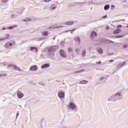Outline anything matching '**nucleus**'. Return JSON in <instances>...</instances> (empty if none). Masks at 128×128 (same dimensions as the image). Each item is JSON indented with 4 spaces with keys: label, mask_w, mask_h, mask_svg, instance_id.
<instances>
[{
    "label": "nucleus",
    "mask_w": 128,
    "mask_h": 128,
    "mask_svg": "<svg viewBox=\"0 0 128 128\" xmlns=\"http://www.w3.org/2000/svg\"><path fill=\"white\" fill-rule=\"evenodd\" d=\"M124 98V95L122 92H118L114 95L113 100H120Z\"/></svg>",
    "instance_id": "obj_1"
},
{
    "label": "nucleus",
    "mask_w": 128,
    "mask_h": 128,
    "mask_svg": "<svg viewBox=\"0 0 128 128\" xmlns=\"http://www.w3.org/2000/svg\"><path fill=\"white\" fill-rule=\"evenodd\" d=\"M60 54L62 58H66V52H64V50H60Z\"/></svg>",
    "instance_id": "obj_2"
},
{
    "label": "nucleus",
    "mask_w": 128,
    "mask_h": 128,
    "mask_svg": "<svg viewBox=\"0 0 128 128\" xmlns=\"http://www.w3.org/2000/svg\"><path fill=\"white\" fill-rule=\"evenodd\" d=\"M58 96L60 98H64V92H61L58 93Z\"/></svg>",
    "instance_id": "obj_3"
},
{
    "label": "nucleus",
    "mask_w": 128,
    "mask_h": 128,
    "mask_svg": "<svg viewBox=\"0 0 128 128\" xmlns=\"http://www.w3.org/2000/svg\"><path fill=\"white\" fill-rule=\"evenodd\" d=\"M38 70V66H32L30 68V70L34 71Z\"/></svg>",
    "instance_id": "obj_4"
},
{
    "label": "nucleus",
    "mask_w": 128,
    "mask_h": 128,
    "mask_svg": "<svg viewBox=\"0 0 128 128\" xmlns=\"http://www.w3.org/2000/svg\"><path fill=\"white\" fill-rule=\"evenodd\" d=\"M120 32H121L120 29L117 28L113 32V34H120Z\"/></svg>",
    "instance_id": "obj_5"
},
{
    "label": "nucleus",
    "mask_w": 128,
    "mask_h": 128,
    "mask_svg": "<svg viewBox=\"0 0 128 128\" xmlns=\"http://www.w3.org/2000/svg\"><path fill=\"white\" fill-rule=\"evenodd\" d=\"M18 96L19 98H22L24 96V94L20 92V91H18Z\"/></svg>",
    "instance_id": "obj_6"
},
{
    "label": "nucleus",
    "mask_w": 128,
    "mask_h": 128,
    "mask_svg": "<svg viewBox=\"0 0 128 128\" xmlns=\"http://www.w3.org/2000/svg\"><path fill=\"white\" fill-rule=\"evenodd\" d=\"M13 68H14L15 70H18V72H20V68L16 66V65H13Z\"/></svg>",
    "instance_id": "obj_7"
},
{
    "label": "nucleus",
    "mask_w": 128,
    "mask_h": 128,
    "mask_svg": "<svg viewBox=\"0 0 128 128\" xmlns=\"http://www.w3.org/2000/svg\"><path fill=\"white\" fill-rule=\"evenodd\" d=\"M70 108H71L72 110H74V108H76V104H74V103L71 102L70 104Z\"/></svg>",
    "instance_id": "obj_8"
},
{
    "label": "nucleus",
    "mask_w": 128,
    "mask_h": 128,
    "mask_svg": "<svg viewBox=\"0 0 128 128\" xmlns=\"http://www.w3.org/2000/svg\"><path fill=\"white\" fill-rule=\"evenodd\" d=\"M113 38H124V35H118L117 36H113Z\"/></svg>",
    "instance_id": "obj_9"
},
{
    "label": "nucleus",
    "mask_w": 128,
    "mask_h": 128,
    "mask_svg": "<svg viewBox=\"0 0 128 128\" xmlns=\"http://www.w3.org/2000/svg\"><path fill=\"white\" fill-rule=\"evenodd\" d=\"M30 49L32 52H38V48L36 47H31Z\"/></svg>",
    "instance_id": "obj_10"
},
{
    "label": "nucleus",
    "mask_w": 128,
    "mask_h": 128,
    "mask_svg": "<svg viewBox=\"0 0 128 128\" xmlns=\"http://www.w3.org/2000/svg\"><path fill=\"white\" fill-rule=\"evenodd\" d=\"M126 66V62H124L122 64H120L118 66V68H122V66Z\"/></svg>",
    "instance_id": "obj_11"
},
{
    "label": "nucleus",
    "mask_w": 128,
    "mask_h": 128,
    "mask_svg": "<svg viewBox=\"0 0 128 128\" xmlns=\"http://www.w3.org/2000/svg\"><path fill=\"white\" fill-rule=\"evenodd\" d=\"M98 34H96V32H92V34H91V38H94V36H97Z\"/></svg>",
    "instance_id": "obj_12"
},
{
    "label": "nucleus",
    "mask_w": 128,
    "mask_h": 128,
    "mask_svg": "<svg viewBox=\"0 0 128 128\" xmlns=\"http://www.w3.org/2000/svg\"><path fill=\"white\" fill-rule=\"evenodd\" d=\"M56 50V46H52L48 49V52H54Z\"/></svg>",
    "instance_id": "obj_13"
},
{
    "label": "nucleus",
    "mask_w": 128,
    "mask_h": 128,
    "mask_svg": "<svg viewBox=\"0 0 128 128\" xmlns=\"http://www.w3.org/2000/svg\"><path fill=\"white\" fill-rule=\"evenodd\" d=\"M56 4H53L50 6V10H56Z\"/></svg>",
    "instance_id": "obj_14"
},
{
    "label": "nucleus",
    "mask_w": 128,
    "mask_h": 128,
    "mask_svg": "<svg viewBox=\"0 0 128 128\" xmlns=\"http://www.w3.org/2000/svg\"><path fill=\"white\" fill-rule=\"evenodd\" d=\"M65 24L70 25V24H74V22L72 21H68L65 22Z\"/></svg>",
    "instance_id": "obj_15"
},
{
    "label": "nucleus",
    "mask_w": 128,
    "mask_h": 128,
    "mask_svg": "<svg viewBox=\"0 0 128 128\" xmlns=\"http://www.w3.org/2000/svg\"><path fill=\"white\" fill-rule=\"evenodd\" d=\"M42 36H48V31H44V32H43L42 33Z\"/></svg>",
    "instance_id": "obj_16"
},
{
    "label": "nucleus",
    "mask_w": 128,
    "mask_h": 128,
    "mask_svg": "<svg viewBox=\"0 0 128 128\" xmlns=\"http://www.w3.org/2000/svg\"><path fill=\"white\" fill-rule=\"evenodd\" d=\"M50 66V65L48 64H45L42 66V68H48Z\"/></svg>",
    "instance_id": "obj_17"
},
{
    "label": "nucleus",
    "mask_w": 128,
    "mask_h": 128,
    "mask_svg": "<svg viewBox=\"0 0 128 128\" xmlns=\"http://www.w3.org/2000/svg\"><path fill=\"white\" fill-rule=\"evenodd\" d=\"M8 46L10 47L12 46V43H10V44H6L5 45L6 48H8Z\"/></svg>",
    "instance_id": "obj_18"
},
{
    "label": "nucleus",
    "mask_w": 128,
    "mask_h": 128,
    "mask_svg": "<svg viewBox=\"0 0 128 128\" xmlns=\"http://www.w3.org/2000/svg\"><path fill=\"white\" fill-rule=\"evenodd\" d=\"M76 42H78L80 44V37H76L74 38Z\"/></svg>",
    "instance_id": "obj_19"
},
{
    "label": "nucleus",
    "mask_w": 128,
    "mask_h": 128,
    "mask_svg": "<svg viewBox=\"0 0 128 128\" xmlns=\"http://www.w3.org/2000/svg\"><path fill=\"white\" fill-rule=\"evenodd\" d=\"M88 82L87 80H82L80 82V84H88Z\"/></svg>",
    "instance_id": "obj_20"
},
{
    "label": "nucleus",
    "mask_w": 128,
    "mask_h": 128,
    "mask_svg": "<svg viewBox=\"0 0 128 128\" xmlns=\"http://www.w3.org/2000/svg\"><path fill=\"white\" fill-rule=\"evenodd\" d=\"M16 27V26H18L16 25V26H9L8 28V30H14V27Z\"/></svg>",
    "instance_id": "obj_21"
},
{
    "label": "nucleus",
    "mask_w": 128,
    "mask_h": 128,
    "mask_svg": "<svg viewBox=\"0 0 128 128\" xmlns=\"http://www.w3.org/2000/svg\"><path fill=\"white\" fill-rule=\"evenodd\" d=\"M108 8H110V5H106L104 6V10H108Z\"/></svg>",
    "instance_id": "obj_22"
},
{
    "label": "nucleus",
    "mask_w": 128,
    "mask_h": 128,
    "mask_svg": "<svg viewBox=\"0 0 128 128\" xmlns=\"http://www.w3.org/2000/svg\"><path fill=\"white\" fill-rule=\"evenodd\" d=\"M97 50L100 52V54H102V50L100 48H98L97 49Z\"/></svg>",
    "instance_id": "obj_23"
},
{
    "label": "nucleus",
    "mask_w": 128,
    "mask_h": 128,
    "mask_svg": "<svg viewBox=\"0 0 128 128\" xmlns=\"http://www.w3.org/2000/svg\"><path fill=\"white\" fill-rule=\"evenodd\" d=\"M62 28V26H58V27H55L54 26H50L49 27V28L50 29V28Z\"/></svg>",
    "instance_id": "obj_24"
},
{
    "label": "nucleus",
    "mask_w": 128,
    "mask_h": 128,
    "mask_svg": "<svg viewBox=\"0 0 128 128\" xmlns=\"http://www.w3.org/2000/svg\"><path fill=\"white\" fill-rule=\"evenodd\" d=\"M68 52H72V48H68Z\"/></svg>",
    "instance_id": "obj_25"
},
{
    "label": "nucleus",
    "mask_w": 128,
    "mask_h": 128,
    "mask_svg": "<svg viewBox=\"0 0 128 128\" xmlns=\"http://www.w3.org/2000/svg\"><path fill=\"white\" fill-rule=\"evenodd\" d=\"M52 0H44V2H52Z\"/></svg>",
    "instance_id": "obj_26"
},
{
    "label": "nucleus",
    "mask_w": 128,
    "mask_h": 128,
    "mask_svg": "<svg viewBox=\"0 0 128 128\" xmlns=\"http://www.w3.org/2000/svg\"><path fill=\"white\" fill-rule=\"evenodd\" d=\"M82 54L83 56H86V51H83L82 52Z\"/></svg>",
    "instance_id": "obj_27"
},
{
    "label": "nucleus",
    "mask_w": 128,
    "mask_h": 128,
    "mask_svg": "<svg viewBox=\"0 0 128 128\" xmlns=\"http://www.w3.org/2000/svg\"><path fill=\"white\" fill-rule=\"evenodd\" d=\"M128 48V45L124 44V45L123 46V48Z\"/></svg>",
    "instance_id": "obj_28"
},
{
    "label": "nucleus",
    "mask_w": 128,
    "mask_h": 128,
    "mask_svg": "<svg viewBox=\"0 0 128 128\" xmlns=\"http://www.w3.org/2000/svg\"><path fill=\"white\" fill-rule=\"evenodd\" d=\"M96 64H102V62L99 61L98 62H96Z\"/></svg>",
    "instance_id": "obj_29"
},
{
    "label": "nucleus",
    "mask_w": 128,
    "mask_h": 128,
    "mask_svg": "<svg viewBox=\"0 0 128 128\" xmlns=\"http://www.w3.org/2000/svg\"><path fill=\"white\" fill-rule=\"evenodd\" d=\"M2 2H8V0H2Z\"/></svg>",
    "instance_id": "obj_30"
},
{
    "label": "nucleus",
    "mask_w": 128,
    "mask_h": 128,
    "mask_svg": "<svg viewBox=\"0 0 128 128\" xmlns=\"http://www.w3.org/2000/svg\"><path fill=\"white\" fill-rule=\"evenodd\" d=\"M123 2H126V4H128V1H126V0H124Z\"/></svg>",
    "instance_id": "obj_31"
},
{
    "label": "nucleus",
    "mask_w": 128,
    "mask_h": 128,
    "mask_svg": "<svg viewBox=\"0 0 128 128\" xmlns=\"http://www.w3.org/2000/svg\"><path fill=\"white\" fill-rule=\"evenodd\" d=\"M117 28H122V25H118L117 26Z\"/></svg>",
    "instance_id": "obj_32"
},
{
    "label": "nucleus",
    "mask_w": 128,
    "mask_h": 128,
    "mask_svg": "<svg viewBox=\"0 0 128 128\" xmlns=\"http://www.w3.org/2000/svg\"><path fill=\"white\" fill-rule=\"evenodd\" d=\"M106 28V30H109L110 27L108 26H107Z\"/></svg>",
    "instance_id": "obj_33"
},
{
    "label": "nucleus",
    "mask_w": 128,
    "mask_h": 128,
    "mask_svg": "<svg viewBox=\"0 0 128 128\" xmlns=\"http://www.w3.org/2000/svg\"><path fill=\"white\" fill-rule=\"evenodd\" d=\"M18 116H20V114L18 112V113L16 114V118H18Z\"/></svg>",
    "instance_id": "obj_34"
},
{
    "label": "nucleus",
    "mask_w": 128,
    "mask_h": 128,
    "mask_svg": "<svg viewBox=\"0 0 128 128\" xmlns=\"http://www.w3.org/2000/svg\"><path fill=\"white\" fill-rule=\"evenodd\" d=\"M107 16H103V18H106Z\"/></svg>",
    "instance_id": "obj_35"
},
{
    "label": "nucleus",
    "mask_w": 128,
    "mask_h": 128,
    "mask_svg": "<svg viewBox=\"0 0 128 128\" xmlns=\"http://www.w3.org/2000/svg\"><path fill=\"white\" fill-rule=\"evenodd\" d=\"M6 28H2V30H6Z\"/></svg>",
    "instance_id": "obj_36"
},
{
    "label": "nucleus",
    "mask_w": 128,
    "mask_h": 128,
    "mask_svg": "<svg viewBox=\"0 0 128 128\" xmlns=\"http://www.w3.org/2000/svg\"><path fill=\"white\" fill-rule=\"evenodd\" d=\"M112 8H116V6H114V5H112Z\"/></svg>",
    "instance_id": "obj_37"
},
{
    "label": "nucleus",
    "mask_w": 128,
    "mask_h": 128,
    "mask_svg": "<svg viewBox=\"0 0 128 128\" xmlns=\"http://www.w3.org/2000/svg\"><path fill=\"white\" fill-rule=\"evenodd\" d=\"M112 62V60H110V62Z\"/></svg>",
    "instance_id": "obj_38"
},
{
    "label": "nucleus",
    "mask_w": 128,
    "mask_h": 128,
    "mask_svg": "<svg viewBox=\"0 0 128 128\" xmlns=\"http://www.w3.org/2000/svg\"><path fill=\"white\" fill-rule=\"evenodd\" d=\"M127 28H128V26H127Z\"/></svg>",
    "instance_id": "obj_39"
},
{
    "label": "nucleus",
    "mask_w": 128,
    "mask_h": 128,
    "mask_svg": "<svg viewBox=\"0 0 128 128\" xmlns=\"http://www.w3.org/2000/svg\"><path fill=\"white\" fill-rule=\"evenodd\" d=\"M114 42H112V43H113V44H114Z\"/></svg>",
    "instance_id": "obj_40"
}]
</instances>
